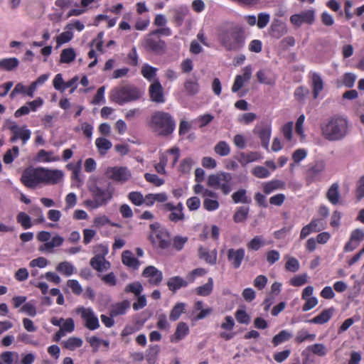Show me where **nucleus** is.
<instances>
[{
	"label": "nucleus",
	"mask_w": 364,
	"mask_h": 364,
	"mask_svg": "<svg viewBox=\"0 0 364 364\" xmlns=\"http://www.w3.org/2000/svg\"><path fill=\"white\" fill-rule=\"evenodd\" d=\"M87 188L92 199L86 200L85 205L92 210L109 203L113 198L115 191L110 181L102 178L90 181Z\"/></svg>",
	"instance_id": "obj_1"
},
{
	"label": "nucleus",
	"mask_w": 364,
	"mask_h": 364,
	"mask_svg": "<svg viewBox=\"0 0 364 364\" xmlns=\"http://www.w3.org/2000/svg\"><path fill=\"white\" fill-rule=\"evenodd\" d=\"M218 39L225 50L237 51L245 46V31L239 26H222L218 30Z\"/></svg>",
	"instance_id": "obj_2"
},
{
	"label": "nucleus",
	"mask_w": 364,
	"mask_h": 364,
	"mask_svg": "<svg viewBox=\"0 0 364 364\" xmlns=\"http://www.w3.org/2000/svg\"><path fill=\"white\" fill-rule=\"evenodd\" d=\"M323 137L329 141H341L348 134V121L339 116L326 119L320 124Z\"/></svg>",
	"instance_id": "obj_3"
},
{
	"label": "nucleus",
	"mask_w": 364,
	"mask_h": 364,
	"mask_svg": "<svg viewBox=\"0 0 364 364\" xmlns=\"http://www.w3.org/2000/svg\"><path fill=\"white\" fill-rule=\"evenodd\" d=\"M150 127L161 136H168L176 129L173 117L164 111H156L151 117Z\"/></svg>",
	"instance_id": "obj_4"
},
{
	"label": "nucleus",
	"mask_w": 364,
	"mask_h": 364,
	"mask_svg": "<svg viewBox=\"0 0 364 364\" xmlns=\"http://www.w3.org/2000/svg\"><path fill=\"white\" fill-rule=\"evenodd\" d=\"M232 180L231 173L219 172L208 176L207 185L212 188L221 190L224 195H228L232 191Z\"/></svg>",
	"instance_id": "obj_5"
},
{
	"label": "nucleus",
	"mask_w": 364,
	"mask_h": 364,
	"mask_svg": "<svg viewBox=\"0 0 364 364\" xmlns=\"http://www.w3.org/2000/svg\"><path fill=\"white\" fill-rule=\"evenodd\" d=\"M141 93L134 85H125L112 91V98L119 105L139 100Z\"/></svg>",
	"instance_id": "obj_6"
},
{
	"label": "nucleus",
	"mask_w": 364,
	"mask_h": 364,
	"mask_svg": "<svg viewBox=\"0 0 364 364\" xmlns=\"http://www.w3.org/2000/svg\"><path fill=\"white\" fill-rule=\"evenodd\" d=\"M3 128L11 132L10 141L12 143L21 140L22 144L24 145L31 136V131L27 128L26 125L19 127L16 122L11 119H6L3 124Z\"/></svg>",
	"instance_id": "obj_7"
},
{
	"label": "nucleus",
	"mask_w": 364,
	"mask_h": 364,
	"mask_svg": "<svg viewBox=\"0 0 364 364\" xmlns=\"http://www.w3.org/2000/svg\"><path fill=\"white\" fill-rule=\"evenodd\" d=\"M21 183L27 188H35L40 183H43L42 168H27L21 177Z\"/></svg>",
	"instance_id": "obj_8"
},
{
	"label": "nucleus",
	"mask_w": 364,
	"mask_h": 364,
	"mask_svg": "<svg viewBox=\"0 0 364 364\" xmlns=\"http://www.w3.org/2000/svg\"><path fill=\"white\" fill-rule=\"evenodd\" d=\"M76 312L80 314L86 328L94 331L100 327L98 318L91 308L78 307Z\"/></svg>",
	"instance_id": "obj_9"
},
{
	"label": "nucleus",
	"mask_w": 364,
	"mask_h": 364,
	"mask_svg": "<svg viewBox=\"0 0 364 364\" xmlns=\"http://www.w3.org/2000/svg\"><path fill=\"white\" fill-rule=\"evenodd\" d=\"M107 174L110 179L120 183H126L132 177L131 171L125 166L109 167Z\"/></svg>",
	"instance_id": "obj_10"
},
{
	"label": "nucleus",
	"mask_w": 364,
	"mask_h": 364,
	"mask_svg": "<svg viewBox=\"0 0 364 364\" xmlns=\"http://www.w3.org/2000/svg\"><path fill=\"white\" fill-rule=\"evenodd\" d=\"M149 240L153 246L165 250L171 245L170 235L166 230H158L149 235Z\"/></svg>",
	"instance_id": "obj_11"
},
{
	"label": "nucleus",
	"mask_w": 364,
	"mask_h": 364,
	"mask_svg": "<svg viewBox=\"0 0 364 364\" xmlns=\"http://www.w3.org/2000/svg\"><path fill=\"white\" fill-rule=\"evenodd\" d=\"M144 47L147 50L159 55L164 52L166 43L159 36L150 33L144 40Z\"/></svg>",
	"instance_id": "obj_12"
},
{
	"label": "nucleus",
	"mask_w": 364,
	"mask_h": 364,
	"mask_svg": "<svg viewBox=\"0 0 364 364\" xmlns=\"http://www.w3.org/2000/svg\"><path fill=\"white\" fill-rule=\"evenodd\" d=\"M314 20L315 13L311 9L293 14L290 17V22L297 27L301 26L303 23L312 24Z\"/></svg>",
	"instance_id": "obj_13"
},
{
	"label": "nucleus",
	"mask_w": 364,
	"mask_h": 364,
	"mask_svg": "<svg viewBox=\"0 0 364 364\" xmlns=\"http://www.w3.org/2000/svg\"><path fill=\"white\" fill-rule=\"evenodd\" d=\"M141 275L144 278H148L149 283L153 286H159L163 280L162 272L152 265L146 267Z\"/></svg>",
	"instance_id": "obj_14"
},
{
	"label": "nucleus",
	"mask_w": 364,
	"mask_h": 364,
	"mask_svg": "<svg viewBox=\"0 0 364 364\" xmlns=\"http://www.w3.org/2000/svg\"><path fill=\"white\" fill-rule=\"evenodd\" d=\"M149 95L151 100L156 103H164L165 97L164 89L159 80H155L149 87Z\"/></svg>",
	"instance_id": "obj_15"
},
{
	"label": "nucleus",
	"mask_w": 364,
	"mask_h": 364,
	"mask_svg": "<svg viewBox=\"0 0 364 364\" xmlns=\"http://www.w3.org/2000/svg\"><path fill=\"white\" fill-rule=\"evenodd\" d=\"M245 251L243 248L233 249L228 250L227 257L231 266L237 269L240 268L245 258Z\"/></svg>",
	"instance_id": "obj_16"
},
{
	"label": "nucleus",
	"mask_w": 364,
	"mask_h": 364,
	"mask_svg": "<svg viewBox=\"0 0 364 364\" xmlns=\"http://www.w3.org/2000/svg\"><path fill=\"white\" fill-rule=\"evenodd\" d=\"M325 168L323 161H316L314 165L311 166L306 172V181L309 183L318 181L321 178V173Z\"/></svg>",
	"instance_id": "obj_17"
},
{
	"label": "nucleus",
	"mask_w": 364,
	"mask_h": 364,
	"mask_svg": "<svg viewBox=\"0 0 364 364\" xmlns=\"http://www.w3.org/2000/svg\"><path fill=\"white\" fill-rule=\"evenodd\" d=\"M43 183L48 184H57L63 176L60 170H50L42 168Z\"/></svg>",
	"instance_id": "obj_18"
},
{
	"label": "nucleus",
	"mask_w": 364,
	"mask_h": 364,
	"mask_svg": "<svg viewBox=\"0 0 364 364\" xmlns=\"http://www.w3.org/2000/svg\"><path fill=\"white\" fill-rule=\"evenodd\" d=\"M287 33L286 25L279 20H274L269 29V36L275 39H279Z\"/></svg>",
	"instance_id": "obj_19"
},
{
	"label": "nucleus",
	"mask_w": 364,
	"mask_h": 364,
	"mask_svg": "<svg viewBox=\"0 0 364 364\" xmlns=\"http://www.w3.org/2000/svg\"><path fill=\"white\" fill-rule=\"evenodd\" d=\"M254 133L257 134L261 140L262 146L268 149L269 139L271 136V127L269 125L256 127L254 129Z\"/></svg>",
	"instance_id": "obj_20"
},
{
	"label": "nucleus",
	"mask_w": 364,
	"mask_h": 364,
	"mask_svg": "<svg viewBox=\"0 0 364 364\" xmlns=\"http://www.w3.org/2000/svg\"><path fill=\"white\" fill-rule=\"evenodd\" d=\"M189 332L190 329L188 324L181 321L178 323L175 333L171 336L170 341L171 343H177L188 336Z\"/></svg>",
	"instance_id": "obj_21"
},
{
	"label": "nucleus",
	"mask_w": 364,
	"mask_h": 364,
	"mask_svg": "<svg viewBox=\"0 0 364 364\" xmlns=\"http://www.w3.org/2000/svg\"><path fill=\"white\" fill-rule=\"evenodd\" d=\"M260 158V154L257 151L240 152L237 157V160L242 166H245L250 163L259 160Z\"/></svg>",
	"instance_id": "obj_22"
},
{
	"label": "nucleus",
	"mask_w": 364,
	"mask_h": 364,
	"mask_svg": "<svg viewBox=\"0 0 364 364\" xmlns=\"http://www.w3.org/2000/svg\"><path fill=\"white\" fill-rule=\"evenodd\" d=\"M320 220L318 219H313L308 225L304 226L300 232V240L305 239L312 232H317L321 230L318 227Z\"/></svg>",
	"instance_id": "obj_23"
},
{
	"label": "nucleus",
	"mask_w": 364,
	"mask_h": 364,
	"mask_svg": "<svg viewBox=\"0 0 364 364\" xmlns=\"http://www.w3.org/2000/svg\"><path fill=\"white\" fill-rule=\"evenodd\" d=\"M333 312V308L324 309L321 314L309 320V322L315 324H324L331 318Z\"/></svg>",
	"instance_id": "obj_24"
},
{
	"label": "nucleus",
	"mask_w": 364,
	"mask_h": 364,
	"mask_svg": "<svg viewBox=\"0 0 364 364\" xmlns=\"http://www.w3.org/2000/svg\"><path fill=\"white\" fill-rule=\"evenodd\" d=\"M122 263L128 267L134 269H137L140 265V262L138 259L133 256V254L129 250H125L122 255Z\"/></svg>",
	"instance_id": "obj_25"
},
{
	"label": "nucleus",
	"mask_w": 364,
	"mask_h": 364,
	"mask_svg": "<svg viewBox=\"0 0 364 364\" xmlns=\"http://www.w3.org/2000/svg\"><path fill=\"white\" fill-rule=\"evenodd\" d=\"M198 256L200 259H204L207 263L211 265L216 263V250L209 251L207 248L200 247L198 249Z\"/></svg>",
	"instance_id": "obj_26"
},
{
	"label": "nucleus",
	"mask_w": 364,
	"mask_h": 364,
	"mask_svg": "<svg viewBox=\"0 0 364 364\" xmlns=\"http://www.w3.org/2000/svg\"><path fill=\"white\" fill-rule=\"evenodd\" d=\"M91 267L98 272H102L104 269L109 268L110 264L107 262L105 257L102 255H97L93 257L90 262Z\"/></svg>",
	"instance_id": "obj_27"
},
{
	"label": "nucleus",
	"mask_w": 364,
	"mask_h": 364,
	"mask_svg": "<svg viewBox=\"0 0 364 364\" xmlns=\"http://www.w3.org/2000/svg\"><path fill=\"white\" fill-rule=\"evenodd\" d=\"M166 154L173 155L172 167L175 166L180 158V149L179 148L174 146L167 150L166 154H163L159 157V163L162 164L165 166L168 163V156Z\"/></svg>",
	"instance_id": "obj_28"
},
{
	"label": "nucleus",
	"mask_w": 364,
	"mask_h": 364,
	"mask_svg": "<svg viewBox=\"0 0 364 364\" xmlns=\"http://www.w3.org/2000/svg\"><path fill=\"white\" fill-rule=\"evenodd\" d=\"M339 185L337 183H333L326 193V198L333 205L340 202Z\"/></svg>",
	"instance_id": "obj_29"
},
{
	"label": "nucleus",
	"mask_w": 364,
	"mask_h": 364,
	"mask_svg": "<svg viewBox=\"0 0 364 364\" xmlns=\"http://www.w3.org/2000/svg\"><path fill=\"white\" fill-rule=\"evenodd\" d=\"M285 183L284 181L280 180H272L264 183L262 186V189L264 194L269 195L274 191L283 189Z\"/></svg>",
	"instance_id": "obj_30"
},
{
	"label": "nucleus",
	"mask_w": 364,
	"mask_h": 364,
	"mask_svg": "<svg viewBox=\"0 0 364 364\" xmlns=\"http://www.w3.org/2000/svg\"><path fill=\"white\" fill-rule=\"evenodd\" d=\"M188 284V282L187 281H185L179 276L173 277L167 282L168 289L173 292H175L181 287H187Z\"/></svg>",
	"instance_id": "obj_31"
},
{
	"label": "nucleus",
	"mask_w": 364,
	"mask_h": 364,
	"mask_svg": "<svg viewBox=\"0 0 364 364\" xmlns=\"http://www.w3.org/2000/svg\"><path fill=\"white\" fill-rule=\"evenodd\" d=\"M160 347L158 345H151L146 350L145 358L149 364H155L158 360Z\"/></svg>",
	"instance_id": "obj_32"
},
{
	"label": "nucleus",
	"mask_w": 364,
	"mask_h": 364,
	"mask_svg": "<svg viewBox=\"0 0 364 364\" xmlns=\"http://www.w3.org/2000/svg\"><path fill=\"white\" fill-rule=\"evenodd\" d=\"M323 89V82L319 74L316 73H312V92L314 97H318L319 93Z\"/></svg>",
	"instance_id": "obj_33"
},
{
	"label": "nucleus",
	"mask_w": 364,
	"mask_h": 364,
	"mask_svg": "<svg viewBox=\"0 0 364 364\" xmlns=\"http://www.w3.org/2000/svg\"><path fill=\"white\" fill-rule=\"evenodd\" d=\"M95 146L100 155H105L112 148V142L105 137H98L95 140Z\"/></svg>",
	"instance_id": "obj_34"
},
{
	"label": "nucleus",
	"mask_w": 364,
	"mask_h": 364,
	"mask_svg": "<svg viewBox=\"0 0 364 364\" xmlns=\"http://www.w3.org/2000/svg\"><path fill=\"white\" fill-rule=\"evenodd\" d=\"M19 65V60L16 58H8L0 60V70L12 71Z\"/></svg>",
	"instance_id": "obj_35"
},
{
	"label": "nucleus",
	"mask_w": 364,
	"mask_h": 364,
	"mask_svg": "<svg viewBox=\"0 0 364 364\" xmlns=\"http://www.w3.org/2000/svg\"><path fill=\"white\" fill-rule=\"evenodd\" d=\"M184 90L188 95L193 96L198 93L200 85L196 80L188 78L184 82Z\"/></svg>",
	"instance_id": "obj_36"
},
{
	"label": "nucleus",
	"mask_w": 364,
	"mask_h": 364,
	"mask_svg": "<svg viewBox=\"0 0 364 364\" xmlns=\"http://www.w3.org/2000/svg\"><path fill=\"white\" fill-rule=\"evenodd\" d=\"M293 336L292 333L287 330L281 331L272 338V343L274 347L289 341Z\"/></svg>",
	"instance_id": "obj_37"
},
{
	"label": "nucleus",
	"mask_w": 364,
	"mask_h": 364,
	"mask_svg": "<svg viewBox=\"0 0 364 364\" xmlns=\"http://www.w3.org/2000/svg\"><path fill=\"white\" fill-rule=\"evenodd\" d=\"M213 289V278L210 277L206 284L196 288L195 292L198 296H207L211 294Z\"/></svg>",
	"instance_id": "obj_38"
},
{
	"label": "nucleus",
	"mask_w": 364,
	"mask_h": 364,
	"mask_svg": "<svg viewBox=\"0 0 364 364\" xmlns=\"http://www.w3.org/2000/svg\"><path fill=\"white\" fill-rule=\"evenodd\" d=\"M157 70L156 68L152 67L149 64H144L141 68V73L148 81L154 82L156 80Z\"/></svg>",
	"instance_id": "obj_39"
},
{
	"label": "nucleus",
	"mask_w": 364,
	"mask_h": 364,
	"mask_svg": "<svg viewBox=\"0 0 364 364\" xmlns=\"http://www.w3.org/2000/svg\"><path fill=\"white\" fill-rule=\"evenodd\" d=\"M129 302L127 300H124L122 302L116 304L111 310L110 314L112 316H117L123 315L126 313L127 309L129 308Z\"/></svg>",
	"instance_id": "obj_40"
},
{
	"label": "nucleus",
	"mask_w": 364,
	"mask_h": 364,
	"mask_svg": "<svg viewBox=\"0 0 364 364\" xmlns=\"http://www.w3.org/2000/svg\"><path fill=\"white\" fill-rule=\"evenodd\" d=\"M315 338L316 334L309 333L307 330L302 328L297 332L294 341L296 343L299 344L306 341H313Z\"/></svg>",
	"instance_id": "obj_41"
},
{
	"label": "nucleus",
	"mask_w": 364,
	"mask_h": 364,
	"mask_svg": "<svg viewBox=\"0 0 364 364\" xmlns=\"http://www.w3.org/2000/svg\"><path fill=\"white\" fill-rule=\"evenodd\" d=\"M37 158L39 161L43 162H52L60 161L58 156H53V151H48L44 149H41L37 154Z\"/></svg>",
	"instance_id": "obj_42"
},
{
	"label": "nucleus",
	"mask_w": 364,
	"mask_h": 364,
	"mask_svg": "<svg viewBox=\"0 0 364 364\" xmlns=\"http://www.w3.org/2000/svg\"><path fill=\"white\" fill-rule=\"evenodd\" d=\"M56 270L62 274L69 277L74 273L75 267L70 262L65 261L58 264Z\"/></svg>",
	"instance_id": "obj_43"
},
{
	"label": "nucleus",
	"mask_w": 364,
	"mask_h": 364,
	"mask_svg": "<svg viewBox=\"0 0 364 364\" xmlns=\"http://www.w3.org/2000/svg\"><path fill=\"white\" fill-rule=\"evenodd\" d=\"M249 208L245 206L239 207L233 215V220L236 223H243L248 218Z\"/></svg>",
	"instance_id": "obj_44"
},
{
	"label": "nucleus",
	"mask_w": 364,
	"mask_h": 364,
	"mask_svg": "<svg viewBox=\"0 0 364 364\" xmlns=\"http://www.w3.org/2000/svg\"><path fill=\"white\" fill-rule=\"evenodd\" d=\"M186 304L182 302L177 303L171 309L169 319L172 321L178 320L181 314L185 312Z\"/></svg>",
	"instance_id": "obj_45"
},
{
	"label": "nucleus",
	"mask_w": 364,
	"mask_h": 364,
	"mask_svg": "<svg viewBox=\"0 0 364 364\" xmlns=\"http://www.w3.org/2000/svg\"><path fill=\"white\" fill-rule=\"evenodd\" d=\"M82 343L83 341L81 338L77 337H70L63 343V346L68 350H74L76 348L81 347Z\"/></svg>",
	"instance_id": "obj_46"
},
{
	"label": "nucleus",
	"mask_w": 364,
	"mask_h": 364,
	"mask_svg": "<svg viewBox=\"0 0 364 364\" xmlns=\"http://www.w3.org/2000/svg\"><path fill=\"white\" fill-rule=\"evenodd\" d=\"M265 245V240L262 235L254 237L247 244V249L250 250L257 251Z\"/></svg>",
	"instance_id": "obj_47"
},
{
	"label": "nucleus",
	"mask_w": 364,
	"mask_h": 364,
	"mask_svg": "<svg viewBox=\"0 0 364 364\" xmlns=\"http://www.w3.org/2000/svg\"><path fill=\"white\" fill-rule=\"evenodd\" d=\"M76 57V53L73 48H65L60 53V63H70L73 62Z\"/></svg>",
	"instance_id": "obj_48"
},
{
	"label": "nucleus",
	"mask_w": 364,
	"mask_h": 364,
	"mask_svg": "<svg viewBox=\"0 0 364 364\" xmlns=\"http://www.w3.org/2000/svg\"><path fill=\"white\" fill-rule=\"evenodd\" d=\"M214 151L220 156H226L230 153V146L226 141H220L214 146Z\"/></svg>",
	"instance_id": "obj_49"
},
{
	"label": "nucleus",
	"mask_w": 364,
	"mask_h": 364,
	"mask_svg": "<svg viewBox=\"0 0 364 364\" xmlns=\"http://www.w3.org/2000/svg\"><path fill=\"white\" fill-rule=\"evenodd\" d=\"M235 203H250V200L247 196V191L245 189H240L232 195Z\"/></svg>",
	"instance_id": "obj_50"
},
{
	"label": "nucleus",
	"mask_w": 364,
	"mask_h": 364,
	"mask_svg": "<svg viewBox=\"0 0 364 364\" xmlns=\"http://www.w3.org/2000/svg\"><path fill=\"white\" fill-rule=\"evenodd\" d=\"M63 238L60 235L54 236L50 241L46 242L41 250H50L53 247H60L63 243Z\"/></svg>",
	"instance_id": "obj_51"
},
{
	"label": "nucleus",
	"mask_w": 364,
	"mask_h": 364,
	"mask_svg": "<svg viewBox=\"0 0 364 364\" xmlns=\"http://www.w3.org/2000/svg\"><path fill=\"white\" fill-rule=\"evenodd\" d=\"M18 147L14 146L12 147V149L7 150L6 152L4 154L3 157V161L6 164H11L14 161V159L18 156Z\"/></svg>",
	"instance_id": "obj_52"
},
{
	"label": "nucleus",
	"mask_w": 364,
	"mask_h": 364,
	"mask_svg": "<svg viewBox=\"0 0 364 364\" xmlns=\"http://www.w3.org/2000/svg\"><path fill=\"white\" fill-rule=\"evenodd\" d=\"M16 220L25 230L31 228L32 226L30 216L24 212H21L17 215Z\"/></svg>",
	"instance_id": "obj_53"
},
{
	"label": "nucleus",
	"mask_w": 364,
	"mask_h": 364,
	"mask_svg": "<svg viewBox=\"0 0 364 364\" xmlns=\"http://www.w3.org/2000/svg\"><path fill=\"white\" fill-rule=\"evenodd\" d=\"M128 199L132 204L140 206L144 204V198L142 193L139 191H132L128 194Z\"/></svg>",
	"instance_id": "obj_54"
},
{
	"label": "nucleus",
	"mask_w": 364,
	"mask_h": 364,
	"mask_svg": "<svg viewBox=\"0 0 364 364\" xmlns=\"http://www.w3.org/2000/svg\"><path fill=\"white\" fill-rule=\"evenodd\" d=\"M124 291L126 293H133L136 296H139L143 291V287L139 282H135L127 284Z\"/></svg>",
	"instance_id": "obj_55"
},
{
	"label": "nucleus",
	"mask_w": 364,
	"mask_h": 364,
	"mask_svg": "<svg viewBox=\"0 0 364 364\" xmlns=\"http://www.w3.org/2000/svg\"><path fill=\"white\" fill-rule=\"evenodd\" d=\"M236 321L242 324H249L250 322V316L243 309H237L235 314Z\"/></svg>",
	"instance_id": "obj_56"
},
{
	"label": "nucleus",
	"mask_w": 364,
	"mask_h": 364,
	"mask_svg": "<svg viewBox=\"0 0 364 364\" xmlns=\"http://www.w3.org/2000/svg\"><path fill=\"white\" fill-rule=\"evenodd\" d=\"M309 94V89L305 86H299L296 88L294 95L296 100L303 102L305 97Z\"/></svg>",
	"instance_id": "obj_57"
},
{
	"label": "nucleus",
	"mask_w": 364,
	"mask_h": 364,
	"mask_svg": "<svg viewBox=\"0 0 364 364\" xmlns=\"http://www.w3.org/2000/svg\"><path fill=\"white\" fill-rule=\"evenodd\" d=\"M252 173L255 176L259 178H265L269 177L270 175L269 170L266 167L262 166H255L252 169Z\"/></svg>",
	"instance_id": "obj_58"
},
{
	"label": "nucleus",
	"mask_w": 364,
	"mask_h": 364,
	"mask_svg": "<svg viewBox=\"0 0 364 364\" xmlns=\"http://www.w3.org/2000/svg\"><path fill=\"white\" fill-rule=\"evenodd\" d=\"M309 348L314 354L320 357L325 356L327 353V348L322 343H315Z\"/></svg>",
	"instance_id": "obj_59"
},
{
	"label": "nucleus",
	"mask_w": 364,
	"mask_h": 364,
	"mask_svg": "<svg viewBox=\"0 0 364 364\" xmlns=\"http://www.w3.org/2000/svg\"><path fill=\"white\" fill-rule=\"evenodd\" d=\"M144 178L147 182L154 184L156 186H161L164 183V180L159 178L156 174L146 173Z\"/></svg>",
	"instance_id": "obj_60"
},
{
	"label": "nucleus",
	"mask_w": 364,
	"mask_h": 364,
	"mask_svg": "<svg viewBox=\"0 0 364 364\" xmlns=\"http://www.w3.org/2000/svg\"><path fill=\"white\" fill-rule=\"evenodd\" d=\"M219 202L215 199L205 198L203 200V208L208 211H214L218 209Z\"/></svg>",
	"instance_id": "obj_61"
},
{
	"label": "nucleus",
	"mask_w": 364,
	"mask_h": 364,
	"mask_svg": "<svg viewBox=\"0 0 364 364\" xmlns=\"http://www.w3.org/2000/svg\"><path fill=\"white\" fill-rule=\"evenodd\" d=\"M73 38V33L71 31H64L61 33L56 38L58 46H61L64 43H68Z\"/></svg>",
	"instance_id": "obj_62"
},
{
	"label": "nucleus",
	"mask_w": 364,
	"mask_h": 364,
	"mask_svg": "<svg viewBox=\"0 0 364 364\" xmlns=\"http://www.w3.org/2000/svg\"><path fill=\"white\" fill-rule=\"evenodd\" d=\"M193 163V161L191 158L188 157L183 159L179 165V171L183 173H189L191 169Z\"/></svg>",
	"instance_id": "obj_63"
},
{
	"label": "nucleus",
	"mask_w": 364,
	"mask_h": 364,
	"mask_svg": "<svg viewBox=\"0 0 364 364\" xmlns=\"http://www.w3.org/2000/svg\"><path fill=\"white\" fill-rule=\"evenodd\" d=\"M355 196L358 200H360L364 197V176H362L358 182Z\"/></svg>",
	"instance_id": "obj_64"
}]
</instances>
